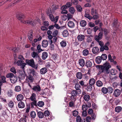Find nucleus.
Returning <instances> with one entry per match:
<instances>
[{
  "mask_svg": "<svg viewBox=\"0 0 122 122\" xmlns=\"http://www.w3.org/2000/svg\"><path fill=\"white\" fill-rule=\"evenodd\" d=\"M96 84L97 86L99 87L102 86L103 85V83L99 80L97 81L96 82Z\"/></svg>",
  "mask_w": 122,
  "mask_h": 122,
  "instance_id": "30",
  "label": "nucleus"
},
{
  "mask_svg": "<svg viewBox=\"0 0 122 122\" xmlns=\"http://www.w3.org/2000/svg\"><path fill=\"white\" fill-rule=\"evenodd\" d=\"M58 31L57 30H55L53 33L52 35L53 36H56L58 34Z\"/></svg>",
  "mask_w": 122,
  "mask_h": 122,
  "instance_id": "53",
  "label": "nucleus"
},
{
  "mask_svg": "<svg viewBox=\"0 0 122 122\" xmlns=\"http://www.w3.org/2000/svg\"><path fill=\"white\" fill-rule=\"evenodd\" d=\"M99 51V49L97 47H94L92 50L93 53L94 54H96Z\"/></svg>",
  "mask_w": 122,
  "mask_h": 122,
  "instance_id": "15",
  "label": "nucleus"
},
{
  "mask_svg": "<svg viewBox=\"0 0 122 122\" xmlns=\"http://www.w3.org/2000/svg\"><path fill=\"white\" fill-rule=\"evenodd\" d=\"M80 25L81 26L84 27L86 25V22L84 20H82L80 22Z\"/></svg>",
  "mask_w": 122,
  "mask_h": 122,
  "instance_id": "32",
  "label": "nucleus"
},
{
  "mask_svg": "<svg viewBox=\"0 0 122 122\" xmlns=\"http://www.w3.org/2000/svg\"><path fill=\"white\" fill-rule=\"evenodd\" d=\"M97 42L98 43L99 45L101 47H102L103 46L104 43L102 41H99Z\"/></svg>",
  "mask_w": 122,
  "mask_h": 122,
  "instance_id": "62",
  "label": "nucleus"
},
{
  "mask_svg": "<svg viewBox=\"0 0 122 122\" xmlns=\"http://www.w3.org/2000/svg\"><path fill=\"white\" fill-rule=\"evenodd\" d=\"M29 99L32 101L31 103V105L32 107H33L34 106H37L36 95L35 93H32Z\"/></svg>",
  "mask_w": 122,
  "mask_h": 122,
  "instance_id": "3",
  "label": "nucleus"
},
{
  "mask_svg": "<svg viewBox=\"0 0 122 122\" xmlns=\"http://www.w3.org/2000/svg\"><path fill=\"white\" fill-rule=\"evenodd\" d=\"M25 104L23 102L20 101L18 104V106L20 108H23L25 107Z\"/></svg>",
  "mask_w": 122,
  "mask_h": 122,
  "instance_id": "24",
  "label": "nucleus"
},
{
  "mask_svg": "<svg viewBox=\"0 0 122 122\" xmlns=\"http://www.w3.org/2000/svg\"><path fill=\"white\" fill-rule=\"evenodd\" d=\"M102 92L104 94H106L108 92L107 89L105 87H103L102 89Z\"/></svg>",
  "mask_w": 122,
  "mask_h": 122,
  "instance_id": "36",
  "label": "nucleus"
},
{
  "mask_svg": "<svg viewBox=\"0 0 122 122\" xmlns=\"http://www.w3.org/2000/svg\"><path fill=\"white\" fill-rule=\"evenodd\" d=\"M38 66V64L35 65L34 63L31 67L33 68H34L35 69L37 70V69Z\"/></svg>",
  "mask_w": 122,
  "mask_h": 122,
  "instance_id": "64",
  "label": "nucleus"
},
{
  "mask_svg": "<svg viewBox=\"0 0 122 122\" xmlns=\"http://www.w3.org/2000/svg\"><path fill=\"white\" fill-rule=\"evenodd\" d=\"M82 109L83 111H86L87 109V106L85 105H83L82 107Z\"/></svg>",
  "mask_w": 122,
  "mask_h": 122,
  "instance_id": "59",
  "label": "nucleus"
},
{
  "mask_svg": "<svg viewBox=\"0 0 122 122\" xmlns=\"http://www.w3.org/2000/svg\"><path fill=\"white\" fill-rule=\"evenodd\" d=\"M24 62L22 60H19L17 61L16 64L18 66H20L21 68L24 69L26 65V63Z\"/></svg>",
  "mask_w": 122,
  "mask_h": 122,
  "instance_id": "5",
  "label": "nucleus"
},
{
  "mask_svg": "<svg viewBox=\"0 0 122 122\" xmlns=\"http://www.w3.org/2000/svg\"><path fill=\"white\" fill-rule=\"evenodd\" d=\"M42 46L43 47H46L48 44V41L46 40H43L42 42Z\"/></svg>",
  "mask_w": 122,
  "mask_h": 122,
  "instance_id": "17",
  "label": "nucleus"
},
{
  "mask_svg": "<svg viewBox=\"0 0 122 122\" xmlns=\"http://www.w3.org/2000/svg\"><path fill=\"white\" fill-rule=\"evenodd\" d=\"M48 56V54L46 52H44L42 54V58L43 60H45L47 57Z\"/></svg>",
  "mask_w": 122,
  "mask_h": 122,
  "instance_id": "18",
  "label": "nucleus"
},
{
  "mask_svg": "<svg viewBox=\"0 0 122 122\" xmlns=\"http://www.w3.org/2000/svg\"><path fill=\"white\" fill-rule=\"evenodd\" d=\"M52 10H51L50 8H49L47 11L46 13L47 16H49L51 21L54 22V23H56L57 22L59 17L58 16H57L55 18L52 14Z\"/></svg>",
  "mask_w": 122,
  "mask_h": 122,
  "instance_id": "2",
  "label": "nucleus"
},
{
  "mask_svg": "<svg viewBox=\"0 0 122 122\" xmlns=\"http://www.w3.org/2000/svg\"><path fill=\"white\" fill-rule=\"evenodd\" d=\"M102 33H103L106 36L108 32L107 30L105 29H102Z\"/></svg>",
  "mask_w": 122,
  "mask_h": 122,
  "instance_id": "57",
  "label": "nucleus"
},
{
  "mask_svg": "<svg viewBox=\"0 0 122 122\" xmlns=\"http://www.w3.org/2000/svg\"><path fill=\"white\" fill-rule=\"evenodd\" d=\"M78 112L77 111L75 110L73 111V115L75 117L76 116L78 115Z\"/></svg>",
  "mask_w": 122,
  "mask_h": 122,
  "instance_id": "61",
  "label": "nucleus"
},
{
  "mask_svg": "<svg viewBox=\"0 0 122 122\" xmlns=\"http://www.w3.org/2000/svg\"><path fill=\"white\" fill-rule=\"evenodd\" d=\"M28 37L30 41L32 42L33 32L32 31H31L30 33L28 34Z\"/></svg>",
  "mask_w": 122,
  "mask_h": 122,
  "instance_id": "19",
  "label": "nucleus"
},
{
  "mask_svg": "<svg viewBox=\"0 0 122 122\" xmlns=\"http://www.w3.org/2000/svg\"><path fill=\"white\" fill-rule=\"evenodd\" d=\"M31 55L33 57L36 58L38 56V53L37 52L33 51L31 53Z\"/></svg>",
  "mask_w": 122,
  "mask_h": 122,
  "instance_id": "31",
  "label": "nucleus"
},
{
  "mask_svg": "<svg viewBox=\"0 0 122 122\" xmlns=\"http://www.w3.org/2000/svg\"><path fill=\"white\" fill-rule=\"evenodd\" d=\"M76 77L79 79H81L82 77V75L81 72H77L76 74Z\"/></svg>",
  "mask_w": 122,
  "mask_h": 122,
  "instance_id": "25",
  "label": "nucleus"
},
{
  "mask_svg": "<svg viewBox=\"0 0 122 122\" xmlns=\"http://www.w3.org/2000/svg\"><path fill=\"white\" fill-rule=\"evenodd\" d=\"M82 53L84 56H86L89 54V51L88 50L85 49L83 51Z\"/></svg>",
  "mask_w": 122,
  "mask_h": 122,
  "instance_id": "29",
  "label": "nucleus"
},
{
  "mask_svg": "<svg viewBox=\"0 0 122 122\" xmlns=\"http://www.w3.org/2000/svg\"><path fill=\"white\" fill-rule=\"evenodd\" d=\"M47 69L45 67L41 69L40 70L41 73L42 74H45L47 71Z\"/></svg>",
  "mask_w": 122,
  "mask_h": 122,
  "instance_id": "20",
  "label": "nucleus"
},
{
  "mask_svg": "<svg viewBox=\"0 0 122 122\" xmlns=\"http://www.w3.org/2000/svg\"><path fill=\"white\" fill-rule=\"evenodd\" d=\"M19 73L20 74V76L22 79L24 78L25 76V73L23 69L20 70Z\"/></svg>",
  "mask_w": 122,
  "mask_h": 122,
  "instance_id": "10",
  "label": "nucleus"
},
{
  "mask_svg": "<svg viewBox=\"0 0 122 122\" xmlns=\"http://www.w3.org/2000/svg\"><path fill=\"white\" fill-rule=\"evenodd\" d=\"M76 7L77 11L79 12H81L82 11V7L80 5H77L76 6Z\"/></svg>",
  "mask_w": 122,
  "mask_h": 122,
  "instance_id": "38",
  "label": "nucleus"
},
{
  "mask_svg": "<svg viewBox=\"0 0 122 122\" xmlns=\"http://www.w3.org/2000/svg\"><path fill=\"white\" fill-rule=\"evenodd\" d=\"M91 120V118L90 117L88 116L86 117V122H90Z\"/></svg>",
  "mask_w": 122,
  "mask_h": 122,
  "instance_id": "58",
  "label": "nucleus"
},
{
  "mask_svg": "<svg viewBox=\"0 0 122 122\" xmlns=\"http://www.w3.org/2000/svg\"><path fill=\"white\" fill-rule=\"evenodd\" d=\"M37 115L40 118H42L44 117L43 113L41 111H39L37 112Z\"/></svg>",
  "mask_w": 122,
  "mask_h": 122,
  "instance_id": "26",
  "label": "nucleus"
},
{
  "mask_svg": "<svg viewBox=\"0 0 122 122\" xmlns=\"http://www.w3.org/2000/svg\"><path fill=\"white\" fill-rule=\"evenodd\" d=\"M69 11L71 14H73L75 12L74 7H70L69 9Z\"/></svg>",
  "mask_w": 122,
  "mask_h": 122,
  "instance_id": "46",
  "label": "nucleus"
},
{
  "mask_svg": "<svg viewBox=\"0 0 122 122\" xmlns=\"http://www.w3.org/2000/svg\"><path fill=\"white\" fill-rule=\"evenodd\" d=\"M27 79L29 80L30 82H32L33 81V77L31 75H30L28 76H27Z\"/></svg>",
  "mask_w": 122,
  "mask_h": 122,
  "instance_id": "39",
  "label": "nucleus"
},
{
  "mask_svg": "<svg viewBox=\"0 0 122 122\" xmlns=\"http://www.w3.org/2000/svg\"><path fill=\"white\" fill-rule=\"evenodd\" d=\"M29 70L30 71V72L32 73L33 76L36 75L37 73L33 69H29Z\"/></svg>",
  "mask_w": 122,
  "mask_h": 122,
  "instance_id": "40",
  "label": "nucleus"
},
{
  "mask_svg": "<svg viewBox=\"0 0 122 122\" xmlns=\"http://www.w3.org/2000/svg\"><path fill=\"white\" fill-rule=\"evenodd\" d=\"M17 79V77L14 76L10 79V80L12 83H14L16 82Z\"/></svg>",
  "mask_w": 122,
  "mask_h": 122,
  "instance_id": "22",
  "label": "nucleus"
},
{
  "mask_svg": "<svg viewBox=\"0 0 122 122\" xmlns=\"http://www.w3.org/2000/svg\"><path fill=\"white\" fill-rule=\"evenodd\" d=\"M101 57L102 60H105L107 58V56L106 54H103L102 55Z\"/></svg>",
  "mask_w": 122,
  "mask_h": 122,
  "instance_id": "47",
  "label": "nucleus"
},
{
  "mask_svg": "<svg viewBox=\"0 0 122 122\" xmlns=\"http://www.w3.org/2000/svg\"><path fill=\"white\" fill-rule=\"evenodd\" d=\"M8 105L10 108L13 107L14 105L13 102L12 101H11L8 103Z\"/></svg>",
  "mask_w": 122,
  "mask_h": 122,
  "instance_id": "52",
  "label": "nucleus"
},
{
  "mask_svg": "<svg viewBox=\"0 0 122 122\" xmlns=\"http://www.w3.org/2000/svg\"><path fill=\"white\" fill-rule=\"evenodd\" d=\"M43 114L44 115L45 117H47L49 115L50 113L48 111L46 110L44 112Z\"/></svg>",
  "mask_w": 122,
  "mask_h": 122,
  "instance_id": "50",
  "label": "nucleus"
},
{
  "mask_svg": "<svg viewBox=\"0 0 122 122\" xmlns=\"http://www.w3.org/2000/svg\"><path fill=\"white\" fill-rule=\"evenodd\" d=\"M78 94V92L76 91L75 90H72L71 91V95L73 96H75L76 94Z\"/></svg>",
  "mask_w": 122,
  "mask_h": 122,
  "instance_id": "49",
  "label": "nucleus"
},
{
  "mask_svg": "<svg viewBox=\"0 0 122 122\" xmlns=\"http://www.w3.org/2000/svg\"><path fill=\"white\" fill-rule=\"evenodd\" d=\"M85 37L84 35L81 34L79 35L77 37L78 41H83L85 39Z\"/></svg>",
  "mask_w": 122,
  "mask_h": 122,
  "instance_id": "9",
  "label": "nucleus"
},
{
  "mask_svg": "<svg viewBox=\"0 0 122 122\" xmlns=\"http://www.w3.org/2000/svg\"><path fill=\"white\" fill-rule=\"evenodd\" d=\"M80 86L78 84H76L75 85V88L76 90L78 92V94H80L81 93V91L80 89Z\"/></svg>",
  "mask_w": 122,
  "mask_h": 122,
  "instance_id": "8",
  "label": "nucleus"
},
{
  "mask_svg": "<svg viewBox=\"0 0 122 122\" xmlns=\"http://www.w3.org/2000/svg\"><path fill=\"white\" fill-rule=\"evenodd\" d=\"M68 26L71 28H73L75 26L74 23L71 21H69L68 22Z\"/></svg>",
  "mask_w": 122,
  "mask_h": 122,
  "instance_id": "21",
  "label": "nucleus"
},
{
  "mask_svg": "<svg viewBox=\"0 0 122 122\" xmlns=\"http://www.w3.org/2000/svg\"><path fill=\"white\" fill-rule=\"evenodd\" d=\"M21 90L20 87L19 86H17L15 87V91L19 92Z\"/></svg>",
  "mask_w": 122,
  "mask_h": 122,
  "instance_id": "51",
  "label": "nucleus"
},
{
  "mask_svg": "<svg viewBox=\"0 0 122 122\" xmlns=\"http://www.w3.org/2000/svg\"><path fill=\"white\" fill-rule=\"evenodd\" d=\"M68 31L66 30L64 31L62 33L63 36L65 37H67L68 35Z\"/></svg>",
  "mask_w": 122,
  "mask_h": 122,
  "instance_id": "37",
  "label": "nucleus"
},
{
  "mask_svg": "<svg viewBox=\"0 0 122 122\" xmlns=\"http://www.w3.org/2000/svg\"><path fill=\"white\" fill-rule=\"evenodd\" d=\"M16 17L18 19L20 20L21 22V21L24 20V19L25 18V15L22 13H19L16 16Z\"/></svg>",
  "mask_w": 122,
  "mask_h": 122,
  "instance_id": "6",
  "label": "nucleus"
},
{
  "mask_svg": "<svg viewBox=\"0 0 122 122\" xmlns=\"http://www.w3.org/2000/svg\"><path fill=\"white\" fill-rule=\"evenodd\" d=\"M33 89L35 91L38 92H40L41 90L40 86L38 85L34 86Z\"/></svg>",
  "mask_w": 122,
  "mask_h": 122,
  "instance_id": "13",
  "label": "nucleus"
},
{
  "mask_svg": "<svg viewBox=\"0 0 122 122\" xmlns=\"http://www.w3.org/2000/svg\"><path fill=\"white\" fill-rule=\"evenodd\" d=\"M79 63L80 66L83 67L84 66L85 64V60L81 58L79 60Z\"/></svg>",
  "mask_w": 122,
  "mask_h": 122,
  "instance_id": "12",
  "label": "nucleus"
},
{
  "mask_svg": "<svg viewBox=\"0 0 122 122\" xmlns=\"http://www.w3.org/2000/svg\"><path fill=\"white\" fill-rule=\"evenodd\" d=\"M122 109V108L121 107L117 106L115 107V111L116 112L119 113L121 111Z\"/></svg>",
  "mask_w": 122,
  "mask_h": 122,
  "instance_id": "16",
  "label": "nucleus"
},
{
  "mask_svg": "<svg viewBox=\"0 0 122 122\" xmlns=\"http://www.w3.org/2000/svg\"><path fill=\"white\" fill-rule=\"evenodd\" d=\"M37 106L40 107H42L44 105V103L42 101H39L37 103Z\"/></svg>",
  "mask_w": 122,
  "mask_h": 122,
  "instance_id": "42",
  "label": "nucleus"
},
{
  "mask_svg": "<svg viewBox=\"0 0 122 122\" xmlns=\"http://www.w3.org/2000/svg\"><path fill=\"white\" fill-rule=\"evenodd\" d=\"M24 98V97L23 95L21 94L18 95L16 97V99L17 101H20L22 100Z\"/></svg>",
  "mask_w": 122,
  "mask_h": 122,
  "instance_id": "14",
  "label": "nucleus"
},
{
  "mask_svg": "<svg viewBox=\"0 0 122 122\" xmlns=\"http://www.w3.org/2000/svg\"><path fill=\"white\" fill-rule=\"evenodd\" d=\"M37 49L38 51V52L40 53L41 51H43V50L41 49V45H39L37 47Z\"/></svg>",
  "mask_w": 122,
  "mask_h": 122,
  "instance_id": "55",
  "label": "nucleus"
},
{
  "mask_svg": "<svg viewBox=\"0 0 122 122\" xmlns=\"http://www.w3.org/2000/svg\"><path fill=\"white\" fill-rule=\"evenodd\" d=\"M61 46L62 47H64L66 46V42L65 41H62L60 43Z\"/></svg>",
  "mask_w": 122,
  "mask_h": 122,
  "instance_id": "35",
  "label": "nucleus"
},
{
  "mask_svg": "<svg viewBox=\"0 0 122 122\" xmlns=\"http://www.w3.org/2000/svg\"><path fill=\"white\" fill-rule=\"evenodd\" d=\"M90 96L88 94H86L84 97V100L86 101H88L90 100Z\"/></svg>",
  "mask_w": 122,
  "mask_h": 122,
  "instance_id": "34",
  "label": "nucleus"
},
{
  "mask_svg": "<svg viewBox=\"0 0 122 122\" xmlns=\"http://www.w3.org/2000/svg\"><path fill=\"white\" fill-rule=\"evenodd\" d=\"M76 120L77 122H81V118L80 116H78L77 117Z\"/></svg>",
  "mask_w": 122,
  "mask_h": 122,
  "instance_id": "63",
  "label": "nucleus"
},
{
  "mask_svg": "<svg viewBox=\"0 0 122 122\" xmlns=\"http://www.w3.org/2000/svg\"><path fill=\"white\" fill-rule=\"evenodd\" d=\"M13 93L11 90H9L8 91L7 95L8 97H11L13 95Z\"/></svg>",
  "mask_w": 122,
  "mask_h": 122,
  "instance_id": "45",
  "label": "nucleus"
},
{
  "mask_svg": "<svg viewBox=\"0 0 122 122\" xmlns=\"http://www.w3.org/2000/svg\"><path fill=\"white\" fill-rule=\"evenodd\" d=\"M30 115L32 118H35L36 115V112L34 111H31L30 113Z\"/></svg>",
  "mask_w": 122,
  "mask_h": 122,
  "instance_id": "43",
  "label": "nucleus"
},
{
  "mask_svg": "<svg viewBox=\"0 0 122 122\" xmlns=\"http://www.w3.org/2000/svg\"><path fill=\"white\" fill-rule=\"evenodd\" d=\"M14 76V75L12 73L10 72L7 74L6 76L7 78H10V79L12 78Z\"/></svg>",
  "mask_w": 122,
  "mask_h": 122,
  "instance_id": "33",
  "label": "nucleus"
},
{
  "mask_svg": "<svg viewBox=\"0 0 122 122\" xmlns=\"http://www.w3.org/2000/svg\"><path fill=\"white\" fill-rule=\"evenodd\" d=\"M84 16L88 18L90 20H91L92 18V17L88 14L86 12L84 15Z\"/></svg>",
  "mask_w": 122,
  "mask_h": 122,
  "instance_id": "44",
  "label": "nucleus"
},
{
  "mask_svg": "<svg viewBox=\"0 0 122 122\" xmlns=\"http://www.w3.org/2000/svg\"><path fill=\"white\" fill-rule=\"evenodd\" d=\"M1 79L2 80V82L3 83H6V81L5 80L6 78L4 76H3L1 77Z\"/></svg>",
  "mask_w": 122,
  "mask_h": 122,
  "instance_id": "56",
  "label": "nucleus"
},
{
  "mask_svg": "<svg viewBox=\"0 0 122 122\" xmlns=\"http://www.w3.org/2000/svg\"><path fill=\"white\" fill-rule=\"evenodd\" d=\"M110 44V43L109 42H107L105 44V45L103 46L104 50H108L109 49V48L108 47Z\"/></svg>",
  "mask_w": 122,
  "mask_h": 122,
  "instance_id": "23",
  "label": "nucleus"
},
{
  "mask_svg": "<svg viewBox=\"0 0 122 122\" xmlns=\"http://www.w3.org/2000/svg\"><path fill=\"white\" fill-rule=\"evenodd\" d=\"M121 93V91L118 89H116L115 90L114 93V96L117 97L119 96Z\"/></svg>",
  "mask_w": 122,
  "mask_h": 122,
  "instance_id": "11",
  "label": "nucleus"
},
{
  "mask_svg": "<svg viewBox=\"0 0 122 122\" xmlns=\"http://www.w3.org/2000/svg\"><path fill=\"white\" fill-rule=\"evenodd\" d=\"M21 23L26 24L34 26L36 23V20H33L32 19H30L27 20L26 21L22 20Z\"/></svg>",
  "mask_w": 122,
  "mask_h": 122,
  "instance_id": "4",
  "label": "nucleus"
},
{
  "mask_svg": "<svg viewBox=\"0 0 122 122\" xmlns=\"http://www.w3.org/2000/svg\"><path fill=\"white\" fill-rule=\"evenodd\" d=\"M102 60L100 56H98L96 58L95 61L97 64H99L101 62Z\"/></svg>",
  "mask_w": 122,
  "mask_h": 122,
  "instance_id": "27",
  "label": "nucleus"
},
{
  "mask_svg": "<svg viewBox=\"0 0 122 122\" xmlns=\"http://www.w3.org/2000/svg\"><path fill=\"white\" fill-rule=\"evenodd\" d=\"M108 91L110 93H111L113 91V89L111 87H109L108 88Z\"/></svg>",
  "mask_w": 122,
  "mask_h": 122,
  "instance_id": "60",
  "label": "nucleus"
},
{
  "mask_svg": "<svg viewBox=\"0 0 122 122\" xmlns=\"http://www.w3.org/2000/svg\"><path fill=\"white\" fill-rule=\"evenodd\" d=\"M91 13L92 15H95L97 13V11L96 10H95L93 8H92L91 10Z\"/></svg>",
  "mask_w": 122,
  "mask_h": 122,
  "instance_id": "54",
  "label": "nucleus"
},
{
  "mask_svg": "<svg viewBox=\"0 0 122 122\" xmlns=\"http://www.w3.org/2000/svg\"><path fill=\"white\" fill-rule=\"evenodd\" d=\"M25 62L27 64L31 67H32L34 63V60L32 59L30 60L26 59L25 60Z\"/></svg>",
  "mask_w": 122,
  "mask_h": 122,
  "instance_id": "7",
  "label": "nucleus"
},
{
  "mask_svg": "<svg viewBox=\"0 0 122 122\" xmlns=\"http://www.w3.org/2000/svg\"><path fill=\"white\" fill-rule=\"evenodd\" d=\"M95 83V80L93 78H92L90 80L89 83V85L91 86H92Z\"/></svg>",
  "mask_w": 122,
  "mask_h": 122,
  "instance_id": "28",
  "label": "nucleus"
},
{
  "mask_svg": "<svg viewBox=\"0 0 122 122\" xmlns=\"http://www.w3.org/2000/svg\"><path fill=\"white\" fill-rule=\"evenodd\" d=\"M99 71L98 73V75H101L102 73L108 74L109 73V69L111 67L109 63L106 62L103 65L98 66Z\"/></svg>",
  "mask_w": 122,
  "mask_h": 122,
  "instance_id": "1",
  "label": "nucleus"
},
{
  "mask_svg": "<svg viewBox=\"0 0 122 122\" xmlns=\"http://www.w3.org/2000/svg\"><path fill=\"white\" fill-rule=\"evenodd\" d=\"M10 71L11 72L15 74L16 73V70L15 68L14 67H11L10 69Z\"/></svg>",
  "mask_w": 122,
  "mask_h": 122,
  "instance_id": "48",
  "label": "nucleus"
},
{
  "mask_svg": "<svg viewBox=\"0 0 122 122\" xmlns=\"http://www.w3.org/2000/svg\"><path fill=\"white\" fill-rule=\"evenodd\" d=\"M86 64L87 67H90L92 66V63L91 61H88L86 62Z\"/></svg>",
  "mask_w": 122,
  "mask_h": 122,
  "instance_id": "41",
  "label": "nucleus"
}]
</instances>
